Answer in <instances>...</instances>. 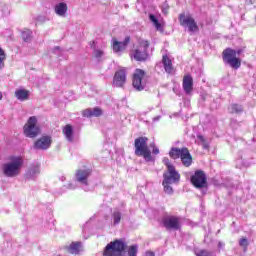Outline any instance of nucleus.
I'll list each match as a JSON object with an SVG mask.
<instances>
[{"label": "nucleus", "mask_w": 256, "mask_h": 256, "mask_svg": "<svg viewBox=\"0 0 256 256\" xmlns=\"http://www.w3.org/2000/svg\"><path fill=\"white\" fill-rule=\"evenodd\" d=\"M135 155L144 157V159H151V150L147 147V138L139 137L134 142Z\"/></svg>", "instance_id": "obj_5"}, {"label": "nucleus", "mask_w": 256, "mask_h": 256, "mask_svg": "<svg viewBox=\"0 0 256 256\" xmlns=\"http://www.w3.org/2000/svg\"><path fill=\"white\" fill-rule=\"evenodd\" d=\"M67 9H68L67 3L60 2L54 6V13H56V15H58V17H66Z\"/></svg>", "instance_id": "obj_18"}, {"label": "nucleus", "mask_w": 256, "mask_h": 256, "mask_svg": "<svg viewBox=\"0 0 256 256\" xmlns=\"http://www.w3.org/2000/svg\"><path fill=\"white\" fill-rule=\"evenodd\" d=\"M145 256H155V252H153V251H146Z\"/></svg>", "instance_id": "obj_35"}, {"label": "nucleus", "mask_w": 256, "mask_h": 256, "mask_svg": "<svg viewBox=\"0 0 256 256\" xmlns=\"http://www.w3.org/2000/svg\"><path fill=\"white\" fill-rule=\"evenodd\" d=\"M22 39L25 43H29L33 39V32L29 29L22 31Z\"/></svg>", "instance_id": "obj_24"}, {"label": "nucleus", "mask_w": 256, "mask_h": 256, "mask_svg": "<svg viewBox=\"0 0 256 256\" xmlns=\"http://www.w3.org/2000/svg\"><path fill=\"white\" fill-rule=\"evenodd\" d=\"M125 251H127L125 239H116L106 245L103 256H125Z\"/></svg>", "instance_id": "obj_1"}, {"label": "nucleus", "mask_w": 256, "mask_h": 256, "mask_svg": "<svg viewBox=\"0 0 256 256\" xmlns=\"http://www.w3.org/2000/svg\"><path fill=\"white\" fill-rule=\"evenodd\" d=\"M167 171L163 174L165 183H179L181 174L177 172L175 166L171 162H166Z\"/></svg>", "instance_id": "obj_10"}, {"label": "nucleus", "mask_w": 256, "mask_h": 256, "mask_svg": "<svg viewBox=\"0 0 256 256\" xmlns=\"http://www.w3.org/2000/svg\"><path fill=\"white\" fill-rule=\"evenodd\" d=\"M154 121H159V117L154 118Z\"/></svg>", "instance_id": "obj_43"}, {"label": "nucleus", "mask_w": 256, "mask_h": 256, "mask_svg": "<svg viewBox=\"0 0 256 256\" xmlns=\"http://www.w3.org/2000/svg\"><path fill=\"white\" fill-rule=\"evenodd\" d=\"M113 51L115 53H119L120 51H123V49H125V47H127V45H129V41H131V38L129 36H127L124 41L119 42L116 39H113Z\"/></svg>", "instance_id": "obj_16"}, {"label": "nucleus", "mask_w": 256, "mask_h": 256, "mask_svg": "<svg viewBox=\"0 0 256 256\" xmlns=\"http://www.w3.org/2000/svg\"><path fill=\"white\" fill-rule=\"evenodd\" d=\"M198 139H200V141H205V138L203 136H198Z\"/></svg>", "instance_id": "obj_40"}, {"label": "nucleus", "mask_w": 256, "mask_h": 256, "mask_svg": "<svg viewBox=\"0 0 256 256\" xmlns=\"http://www.w3.org/2000/svg\"><path fill=\"white\" fill-rule=\"evenodd\" d=\"M171 184H173V182H165V180H163V182H162V185L164 187V191L168 195L173 194V187H171Z\"/></svg>", "instance_id": "obj_27"}, {"label": "nucleus", "mask_w": 256, "mask_h": 256, "mask_svg": "<svg viewBox=\"0 0 256 256\" xmlns=\"http://www.w3.org/2000/svg\"><path fill=\"white\" fill-rule=\"evenodd\" d=\"M190 183L195 189H207L209 183L207 182V174L203 170H196L190 176Z\"/></svg>", "instance_id": "obj_4"}, {"label": "nucleus", "mask_w": 256, "mask_h": 256, "mask_svg": "<svg viewBox=\"0 0 256 256\" xmlns=\"http://www.w3.org/2000/svg\"><path fill=\"white\" fill-rule=\"evenodd\" d=\"M62 131L67 141H69V143H73V126L67 124Z\"/></svg>", "instance_id": "obj_23"}, {"label": "nucleus", "mask_w": 256, "mask_h": 256, "mask_svg": "<svg viewBox=\"0 0 256 256\" xmlns=\"http://www.w3.org/2000/svg\"><path fill=\"white\" fill-rule=\"evenodd\" d=\"M149 19L153 23V25L156 27V29H159L161 27V23H159V20H157V17H155V15L150 14Z\"/></svg>", "instance_id": "obj_29"}, {"label": "nucleus", "mask_w": 256, "mask_h": 256, "mask_svg": "<svg viewBox=\"0 0 256 256\" xmlns=\"http://www.w3.org/2000/svg\"><path fill=\"white\" fill-rule=\"evenodd\" d=\"M3 99V93L0 92V101Z\"/></svg>", "instance_id": "obj_41"}, {"label": "nucleus", "mask_w": 256, "mask_h": 256, "mask_svg": "<svg viewBox=\"0 0 256 256\" xmlns=\"http://www.w3.org/2000/svg\"><path fill=\"white\" fill-rule=\"evenodd\" d=\"M127 81V72H125V69H120L115 72L114 78H113V87H123Z\"/></svg>", "instance_id": "obj_14"}, {"label": "nucleus", "mask_w": 256, "mask_h": 256, "mask_svg": "<svg viewBox=\"0 0 256 256\" xmlns=\"http://www.w3.org/2000/svg\"><path fill=\"white\" fill-rule=\"evenodd\" d=\"M51 136H42L40 139L36 140L34 143V149L36 151H47L51 147Z\"/></svg>", "instance_id": "obj_13"}, {"label": "nucleus", "mask_w": 256, "mask_h": 256, "mask_svg": "<svg viewBox=\"0 0 256 256\" xmlns=\"http://www.w3.org/2000/svg\"><path fill=\"white\" fill-rule=\"evenodd\" d=\"M168 9H169V7H168V6H167L166 8H163V9H162L163 13H165V14H166Z\"/></svg>", "instance_id": "obj_39"}, {"label": "nucleus", "mask_w": 256, "mask_h": 256, "mask_svg": "<svg viewBox=\"0 0 256 256\" xmlns=\"http://www.w3.org/2000/svg\"><path fill=\"white\" fill-rule=\"evenodd\" d=\"M143 77H145V71L142 69H136L132 82V85L136 91H143V89H145V81H143Z\"/></svg>", "instance_id": "obj_11"}, {"label": "nucleus", "mask_w": 256, "mask_h": 256, "mask_svg": "<svg viewBox=\"0 0 256 256\" xmlns=\"http://www.w3.org/2000/svg\"><path fill=\"white\" fill-rule=\"evenodd\" d=\"M151 147L153 148L152 150L153 155H159V148H157L155 144H151Z\"/></svg>", "instance_id": "obj_34"}, {"label": "nucleus", "mask_w": 256, "mask_h": 256, "mask_svg": "<svg viewBox=\"0 0 256 256\" xmlns=\"http://www.w3.org/2000/svg\"><path fill=\"white\" fill-rule=\"evenodd\" d=\"M91 173H93V170L88 168L86 170H77L76 171V181H78V183H82L83 185H89V182L87 181V179H89V176L91 175Z\"/></svg>", "instance_id": "obj_15"}, {"label": "nucleus", "mask_w": 256, "mask_h": 256, "mask_svg": "<svg viewBox=\"0 0 256 256\" xmlns=\"http://www.w3.org/2000/svg\"><path fill=\"white\" fill-rule=\"evenodd\" d=\"M178 21L181 27H185L190 31V33H195V31H199V26L197 22H195V18L191 16V14H185V12L181 13L178 17Z\"/></svg>", "instance_id": "obj_6"}, {"label": "nucleus", "mask_w": 256, "mask_h": 256, "mask_svg": "<svg viewBox=\"0 0 256 256\" xmlns=\"http://www.w3.org/2000/svg\"><path fill=\"white\" fill-rule=\"evenodd\" d=\"M83 117H101L103 110L99 107L88 108L82 112Z\"/></svg>", "instance_id": "obj_17"}, {"label": "nucleus", "mask_w": 256, "mask_h": 256, "mask_svg": "<svg viewBox=\"0 0 256 256\" xmlns=\"http://www.w3.org/2000/svg\"><path fill=\"white\" fill-rule=\"evenodd\" d=\"M40 170L38 166H35L33 168H30L28 172L26 173V178L33 179L36 175H39Z\"/></svg>", "instance_id": "obj_25"}, {"label": "nucleus", "mask_w": 256, "mask_h": 256, "mask_svg": "<svg viewBox=\"0 0 256 256\" xmlns=\"http://www.w3.org/2000/svg\"><path fill=\"white\" fill-rule=\"evenodd\" d=\"M229 111H230V113H243V106H241L239 104H232L229 107Z\"/></svg>", "instance_id": "obj_26"}, {"label": "nucleus", "mask_w": 256, "mask_h": 256, "mask_svg": "<svg viewBox=\"0 0 256 256\" xmlns=\"http://www.w3.org/2000/svg\"><path fill=\"white\" fill-rule=\"evenodd\" d=\"M11 161H21V158L13 157V158L11 159Z\"/></svg>", "instance_id": "obj_38"}, {"label": "nucleus", "mask_w": 256, "mask_h": 256, "mask_svg": "<svg viewBox=\"0 0 256 256\" xmlns=\"http://www.w3.org/2000/svg\"><path fill=\"white\" fill-rule=\"evenodd\" d=\"M138 250L137 245L129 246L128 248V256H137Z\"/></svg>", "instance_id": "obj_30"}, {"label": "nucleus", "mask_w": 256, "mask_h": 256, "mask_svg": "<svg viewBox=\"0 0 256 256\" xmlns=\"http://www.w3.org/2000/svg\"><path fill=\"white\" fill-rule=\"evenodd\" d=\"M21 167H23V162L13 161L4 164L2 171L6 177H17L21 173Z\"/></svg>", "instance_id": "obj_8"}, {"label": "nucleus", "mask_w": 256, "mask_h": 256, "mask_svg": "<svg viewBox=\"0 0 256 256\" xmlns=\"http://www.w3.org/2000/svg\"><path fill=\"white\" fill-rule=\"evenodd\" d=\"M66 250L71 255H79V253H81V242H72L66 247Z\"/></svg>", "instance_id": "obj_20"}, {"label": "nucleus", "mask_w": 256, "mask_h": 256, "mask_svg": "<svg viewBox=\"0 0 256 256\" xmlns=\"http://www.w3.org/2000/svg\"><path fill=\"white\" fill-rule=\"evenodd\" d=\"M114 225L121 223V212L117 211L113 213Z\"/></svg>", "instance_id": "obj_32"}, {"label": "nucleus", "mask_w": 256, "mask_h": 256, "mask_svg": "<svg viewBox=\"0 0 256 256\" xmlns=\"http://www.w3.org/2000/svg\"><path fill=\"white\" fill-rule=\"evenodd\" d=\"M93 45H95V42H93V43L91 44V47H93Z\"/></svg>", "instance_id": "obj_44"}, {"label": "nucleus", "mask_w": 256, "mask_h": 256, "mask_svg": "<svg viewBox=\"0 0 256 256\" xmlns=\"http://www.w3.org/2000/svg\"><path fill=\"white\" fill-rule=\"evenodd\" d=\"M57 51H61V48L59 46L53 48V53H57Z\"/></svg>", "instance_id": "obj_36"}, {"label": "nucleus", "mask_w": 256, "mask_h": 256, "mask_svg": "<svg viewBox=\"0 0 256 256\" xmlns=\"http://www.w3.org/2000/svg\"><path fill=\"white\" fill-rule=\"evenodd\" d=\"M204 148H205V149H208V148H209V146H208L207 144H205V145H204Z\"/></svg>", "instance_id": "obj_42"}, {"label": "nucleus", "mask_w": 256, "mask_h": 256, "mask_svg": "<svg viewBox=\"0 0 256 256\" xmlns=\"http://www.w3.org/2000/svg\"><path fill=\"white\" fill-rule=\"evenodd\" d=\"M183 163L186 167H189V165H191V161H184Z\"/></svg>", "instance_id": "obj_37"}, {"label": "nucleus", "mask_w": 256, "mask_h": 256, "mask_svg": "<svg viewBox=\"0 0 256 256\" xmlns=\"http://www.w3.org/2000/svg\"><path fill=\"white\" fill-rule=\"evenodd\" d=\"M183 89L187 95L193 91V77H191V75L184 76Z\"/></svg>", "instance_id": "obj_19"}, {"label": "nucleus", "mask_w": 256, "mask_h": 256, "mask_svg": "<svg viewBox=\"0 0 256 256\" xmlns=\"http://www.w3.org/2000/svg\"><path fill=\"white\" fill-rule=\"evenodd\" d=\"M162 63L166 73L171 75V73H173V63L171 62V59H169L167 55H164L162 58Z\"/></svg>", "instance_id": "obj_22"}, {"label": "nucleus", "mask_w": 256, "mask_h": 256, "mask_svg": "<svg viewBox=\"0 0 256 256\" xmlns=\"http://www.w3.org/2000/svg\"><path fill=\"white\" fill-rule=\"evenodd\" d=\"M5 59V51L0 48V69H3V67H5Z\"/></svg>", "instance_id": "obj_31"}, {"label": "nucleus", "mask_w": 256, "mask_h": 256, "mask_svg": "<svg viewBox=\"0 0 256 256\" xmlns=\"http://www.w3.org/2000/svg\"><path fill=\"white\" fill-rule=\"evenodd\" d=\"M237 55H241V50H233L227 48L223 51V62L225 65H229L232 69H239L241 67V59L237 58Z\"/></svg>", "instance_id": "obj_2"}, {"label": "nucleus", "mask_w": 256, "mask_h": 256, "mask_svg": "<svg viewBox=\"0 0 256 256\" xmlns=\"http://www.w3.org/2000/svg\"><path fill=\"white\" fill-rule=\"evenodd\" d=\"M170 159H181V161H193V157L191 156V152L187 147L177 148L172 147L169 151Z\"/></svg>", "instance_id": "obj_7"}, {"label": "nucleus", "mask_w": 256, "mask_h": 256, "mask_svg": "<svg viewBox=\"0 0 256 256\" xmlns=\"http://www.w3.org/2000/svg\"><path fill=\"white\" fill-rule=\"evenodd\" d=\"M24 134L26 137H30V139L39 135V126L37 125L36 116H32L28 119L27 123L24 125Z\"/></svg>", "instance_id": "obj_9"}, {"label": "nucleus", "mask_w": 256, "mask_h": 256, "mask_svg": "<svg viewBox=\"0 0 256 256\" xmlns=\"http://www.w3.org/2000/svg\"><path fill=\"white\" fill-rule=\"evenodd\" d=\"M94 56L96 57V59H101V57H103V51L102 50H95L94 51Z\"/></svg>", "instance_id": "obj_33"}, {"label": "nucleus", "mask_w": 256, "mask_h": 256, "mask_svg": "<svg viewBox=\"0 0 256 256\" xmlns=\"http://www.w3.org/2000/svg\"><path fill=\"white\" fill-rule=\"evenodd\" d=\"M162 223L168 230L180 231L181 229V218L178 216H168L162 220Z\"/></svg>", "instance_id": "obj_12"}, {"label": "nucleus", "mask_w": 256, "mask_h": 256, "mask_svg": "<svg viewBox=\"0 0 256 256\" xmlns=\"http://www.w3.org/2000/svg\"><path fill=\"white\" fill-rule=\"evenodd\" d=\"M149 41L147 40H139L138 47L132 51L131 58L135 61H139L143 63L149 59Z\"/></svg>", "instance_id": "obj_3"}, {"label": "nucleus", "mask_w": 256, "mask_h": 256, "mask_svg": "<svg viewBox=\"0 0 256 256\" xmlns=\"http://www.w3.org/2000/svg\"><path fill=\"white\" fill-rule=\"evenodd\" d=\"M30 92L29 90L25 89H17L15 91V97L18 101H28Z\"/></svg>", "instance_id": "obj_21"}, {"label": "nucleus", "mask_w": 256, "mask_h": 256, "mask_svg": "<svg viewBox=\"0 0 256 256\" xmlns=\"http://www.w3.org/2000/svg\"><path fill=\"white\" fill-rule=\"evenodd\" d=\"M239 245L242 247L244 253L247 252V248L249 247V240H247V238L242 237L239 240Z\"/></svg>", "instance_id": "obj_28"}]
</instances>
